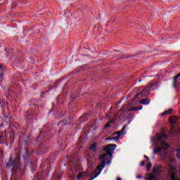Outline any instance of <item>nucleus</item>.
Returning a JSON list of instances; mask_svg holds the SVG:
<instances>
[{"instance_id": "e433bc0d", "label": "nucleus", "mask_w": 180, "mask_h": 180, "mask_svg": "<svg viewBox=\"0 0 180 180\" xmlns=\"http://www.w3.org/2000/svg\"><path fill=\"white\" fill-rule=\"evenodd\" d=\"M45 94H46V92H44V91L41 92L40 94L41 98H43V96H44Z\"/></svg>"}, {"instance_id": "aec40b11", "label": "nucleus", "mask_w": 180, "mask_h": 180, "mask_svg": "<svg viewBox=\"0 0 180 180\" xmlns=\"http://www.w3.org/2000/svg\"><path fill=\"white\" fill-rule=\"evenodd\" d=\"M150 98H145L142 101H139V103H141L142 105H150Z\"/></svg>"}, {"instance_id": "2f4dec72", "label": "nucleus", "mask_w": 180, "mask_h": 180, "mask_svg": "<svg viewBox=\"0 0 180 180\" xmlns=\"http://www.w3.org/2000/svg\"><path fill=\"white\" fill-rule=\"evenodd\" d=\"M120 138L119 137V136H115V137H112V139H111L112 140H115V141H119V139H120Z\"/></svg>"}, {"instance_id": "ea45409f", "label": "nucleus", "mask_w": 180, "mask_h": 180, "mask_svg": "<svg viewBox=\"0 0 180 180\" xmlns=\"http://www.w3.org/2000/svg\"><path fill=\"white\" fill-rule=\"evenodd\" d=\"M16 5H18L16 2L13 3V8H16Z\"/></svg>"}, {"instance_id": "6ab92c4d", "label": "nucleus", "mask_w": 180, "mask_h": 180, "mask_svg": "<svg viewBox=\"0 0 180 180\" xmlns=\"http://www.w3.org/2000/svg\"><path fill=\"white\" fill-rule=\"evenodd\" d=\"M6 140V134L1 133L0 135V144H4Z\"/></svg>"}, {"instance_id": "09e8293b", "label": "nucleus", "mask_w": 180, "mask_h": 180, "mask_svg": "<svg viewBox=\"0 0 180 180\" xmlns=\"http://www.w3.org/2000/svg\"><path fill=\"white\" fill-rule=\"evenodd\" d=\"M2 75H3L2 74H0V78H1V77H2Z\"/></svg>"}, {"instance_id": "1a4fd4ad", "label": "nucleus", "mask_w": 180, "mask_h": 180, "mask_svg": "<svg viewBox=\"0 0 180 180\" xmlns=\"http://www.w3.org/2000/svg\"><path fill=\"white\" fill-rule=\"evenodd\" d=\"M47 137V134L46 132L43 131H40V134L38 135L37 138L35 139L36 143H38V144L41 141V140H46V138Z\"/></svg>"}, {"instance_id": "72a5a7b5", "label": "nucleus", "mask_w": 180, "mask_h": 180, "mask_svg": "<svg viewBox=\"0 0 180 180\" xmlns=\"http://www.w3.org/2000/svg\"><path fill=\"white\" fill-rule=\"evenodd\" d=\"M110 124H109V122H108L107 124H106V125L105 126V127H104V129H108V127H110Z\"/></svg>"}, {"instance_id": "39448f33", "label": "nucleus", "mask_w": 180, "mask_h": 180, "mask_svg": "<svg viewBox=\"0 0 180 180\" xmlns=\"http://www.w3.org/2000/svg\"><path fill=\"white\" fill-rule=\"evenodd\" d=\"M102 162L100 165H98L96 167V171H98V173H96L92 178L91 179H95V178H98V176H99L101 174V172H102V169H103V168H105V167H106V160L105 159H102L101 160Z\"/></svg>"}, {"instance_id": "a18cd8bd", "label": "nucleus", "mask_w": 180, "mask_h": 180, "mask_svg": "<svg viewBox=\"0 0 180 180\" xmlns=\"http://www.w3.org/2000/svg\"><path fill=\"white\" fill-rule=\"evenodd\" d=\"M110 162V160L106 162V164H109Z\"/></svg>"}, {"instance_id": "603ef678", "label": "nucleus", "mask_w": 180, "mask_h": 180, "mask_svg": "<svg viewBox=\"0 0 180 180\" xmlns=\"http://www.w3.org/2000/svg\"><path fill=\"white\" fill-rule=\"evenodd\" d=\"M13 78H16V76H14Z\"/></svg>"}, {"instance_id": "cd10ccee", "label": "nucleus", "mask_w": 180, "mask_h": 180, "mask_svg": "<svg viewBox=\"0 0 180 180\" xmlns=\"http://www.w3.org/2000/svg\"><path fill=\"white\" fill-rule=\"evenodd\" d=\"M131 110H134L135 112H137V110H139V108L137 107H133L131 108L128 109V112H131Z\"/></svg>"}, {"instance_id": "f3484780", "label": "nucleus", "mask_w": 180, "mask_h": 180, "mask_svg": "<svg viewBox=\"0 0 180 180\" xmlns=\"http://www.w3.org/2000/svg\"><path fill=\"white\" fill-rule=\"evenodd\" d=\"M98 143L96 142H94L92 145H91L89 150L91 151H93V153H96L98 151Z\"/></svg>"}, {"instance_id": "bb28decb", "label": "nucleus", "mask_w": 180, "mask_h": 180, "mask_svg": "<svg viewBox=\"0 0 180 180\" xmlns=\"http://www.w3.org/2000/svg\"><path fill=\"white\" fill-rule=\"evenodd\" d=\"M137 55H125L122 56V58H133V57H136Z\"/></svg>"}, {"instance_id": "4c0bfd02", "label": "nucleus", "mask_w": 180, "mask_h": 180, "mask_svg": "<svg viewBox=\"0 0 180 180\" xmlns=\"http://www.w3.org/2000/svg\"><path fill=\"white\" fill-rule=\"evenodd\" d=\"M176 158H177L179 160H180V153H179L177 152V153L176 154Z\"/></svg>"}, {"instance_id": "4468645a", "label": "nucleus", "mask_w": 180, "mask_h": 180, "mask_svg": "<svg viewBox=\"0 0 180 180\" xmlns=\"http://www.w3.org/2000/svg\"><path fill=\"white\" fill-rule=\"evenodd\" d=\"M124 130H126V125H124L120 131L115 132V134H117V136L120 139V137L124 134Z\"/></svg>"}, {"instance_id": "3c124183", "label": "nucleus", "mask_w": 180, "mask_h": 180, "mask_svg": "<svg viewBox=\"0 0 180 180\" xmlns=\"http://www.w3.org/2000/svg\"><path fill=\"white\" fill-rule=\"evenodd\" d=\"M1 68H2V65H0V70H1Z\"/></svg>"}, {"instance_id": "49530a36", "label": "nucleus", "mask_w": 180, "mask_h": 180, "mask_svg": "<svg viewBox=\"0 0 180 180\" xmlns=\"http://www.w3.org/2000/svg\"><path fill=\"white\" fill-rule=\"evenodd\" d=\"M139 82H141V79H139Z\"/></svg>"}, {"instance_id": "9b49d317", "label": "nucleus", "mask_w": 180, "mask_h": 180, "mask_svg": "<svg viewBox=\"0 0 180 180\" xmlns=\"http://www.w3.org/2000/svg\"><path fill=\"white\" fill-rule=\"evenodd\" d=\"M30 138V136H29V134H21L20 139H19V143H22V141H25V143H27L29 141V139Z\"/></svg>"}, {"instance_id": "6e6552de", "label": "nucleus", "mask_w": 180, "mask_h": 180, "mask_svg": "<svg viewBox=\"0 0 180 180\" xmlns=\"http://www.w3.org/2000/svg\"><path fill=\"white\" fill-rule=\"evenodd\" d=\"M22 52H17L16 53V56H13L11 58V60L13 61H15V63H20L22 61L21 58L22 57Z\"/></svg>"}, {"instance_id": "c9c22d12", "label": "nucleus", "mask_w": 180, "mask_h": 180, "mask_svg": "<svg viewBox=\"0 0 180 180\" xmlns=\"http://www.w3.org/2000/svg\"><path fill=\"white\" fill-rule=\"evenodd\" d=\"M144 165H146V162L142 161V162H141V167H144Z\"/></svg>"}, {"instance_id": "f704fd0d", "label": "nucleus", "mask_w": 180, "mask_h": 180, "mask_svg": "<svg viewBox=\"0 0 180 180\" xmlns=\"http://www.w3.org/2000/svg\"><path fill=\"white\" fill-rule=\"evenodd\" d=\"M2 155H4V150L0 149V157H2Z\"/></svg>"}, {"instance_id": "473e14b6", "label": "nucleus", "mask_w": 180, "mask_h": 180, "mask_svg": "<svg viewBox=\"0 0 180 180\" xmlns=\"http://www.w3.org/2000/svg\"><path fill=\"white\" fill-rule=\"evenodd\" d=\"M148 180H154V175L153 174H150L148 176Z\"/></svg>"}, {"instance_id": "c03bdc74", "label": "nucleus", "mask_w": 180, "mask_h": 180, "mask_svg": "<svg viewBox=\"0 0 180 180\" xmlns=\"http://www.w3.org/2000/svg\"><path fill=\"white\" fill-rule=\"evenodd\" d=\"M144 158H146L148 160H150V158H148V156L144 155Z\"/></svg>"}, {"instance_id": "b1692460", "label": "nucleus", "mask_w": 180, "mask_h": 180, "mask_svg": "<svg viewBox=\"0 0 180 180\" xmlns=\"http://www.w3.org/2000/svg\"><path fill=\"white\" fill-rule=\"evenodd\" d=\"M160 153H162V148L161 147H158L153 150V154H158Z\"/></svg>"}, {"instance_id": "a878e982", "label": "nucleus", "mask_w": 180, "mask_h": 180, "mask_svg": "<svg viewBox=\"0 0 180 180\" xmlns=\"http://www.w3.org/2000/svg\"><path fill=\"white\" fill-rule=\"evenodd\" d=\"M120 110L121 113L120 114L119 119L120 120H121V119H123V117H124V110L122 108Z\"/></svg>"}, {"instance_id": "f8f14e48", "label": "nucleus", "mask_w": 180, "mask_h": 180, "mask_svg": "<svg viewBox=\"0 0 180 180\" xmlns=\"http://www.w3.org/2000/svg\"><path fill=\"white\" fill-rule=\"evenodd\" d=\"M160 148H162V150H168V148H169V143H167V141H162L160 142Z\"/></svg>"}, {"instance_id": "7c9ffc66", "label": "nucleus", "mask_w": 180, "mask_h": 180, "mask_svg": "<svg viewBox=\"0 0 180 180\" xmlns=\"http://www.w3.org/2000/svg\"><path fill=\"white\" fill-rule=\"evenodd\" d=\"M63 124H64L65 126H67V124H68V122L63 121L58 123V126H61Z\"/></svg>"}, {"instance_id": "5701e85b", "label": "nucleus", "mask_w": 180, "mask_h": 180, "mask_svg": "<svg viewBox=\"0 0 180 180\" xmlns=\"http://www.w3.org/2000/svg\"><path fill=\"white\" fill-rule=\"evenodd\" d=\"M11 117L12 115H11V114L6 115L4 116V120L6 122V123H10Z\"/></svg>"}, {"instance_id": "dca6fc26", "label": "nucleus", "mask_w": 180, "mask_h": 180, "mask_svg": "<svg viewBox=\"0 0 180 180\" xmlns=\"http://www.w3.org/2000/svg\"><path fill=\"white\" fill-rule=\"evenodd\" d=\"M169 120L172 124H175L178 123V121H177L178 117H175L174 115L170 116L169 118Z\"/></svg>"}, {"instance_id": "864d4df0", "label": "nucleus", "mask_w": 180, "mask_h": 180, "mask_svg": "<svg viewBox=\"0 0 180 180\" xmlns=\"http://www.w3.org/2000/svg\"><path fill=\"white\" fill-rule=\"evenodd\" d=\"M68 120H70V118H68Z\"/></svg>"}, {"instance_id": "c85d7f7f", "label": "nucleus", "mask_w": 180, "mask_h": 180, "mask_svg": "<svg viewBox=\"0 0 180 180\" xmlns=\"http://www.w3.org/2000/svg\"><path fill=\"white\" fill-rule=\"evenodd\" d=\"M127 117H128V124H130V123H131V122H132V119H131V115H129L128 116H127Z\"/></svg>"}, {"instance_id": "393cba45", "label": "nucleus", "mask_w": 180, "mask_h": 180, "mask_svg": "<svg viewBox=\"0 0 180 180\" xmlns=\"http://www.w3.org/2000/svg\"><path fill=\"white\" fill-rule=\"evenodd\" d=\"M172 112H174V110L170 108V109L165 111L164 112H162V116H165V115H171V113H172Z\"/></svg>"}, {"instance_id": "412c9836", "label": "nucleus", "mask_w": 180, "mask_h": 180, "mask_svg": "<svg viewBox=\"0 0 180 180\" xmlns=\"http://www.w3.org/2000/svg\"><path fill=\"white\" fill-rule=\"evenodd\" d=\"M180 77V73H179L177 75H176L174 77V79H173V86L174 88H176L177 86V82H176V79L178 78H179Z\"/></svg>"}, {"instance_id": "4be33fe9", "label": "nucleus", "mask_w": 180, "mask_h": 180, "mask_svg": "<svg viewBox=\"0 0 180 180\" xmlns=\"http://www.w3.org/2000/svg\"><path fill=\"white\" fill-rule=\"evenodd\" d=\"M77 98H78V95L77 94H72L70 95V102H75L77 101Z\"/></svg>"}, {"instance_id": "2eb2a0df", "label": "nucleus", "mask_w": 180, "mask_h": 180, "mask_svg": "<svg viewBox=\"0 0 180 180\" xmlns=\"http://www.w3.org/2000/svg\"><path fill=\"white\" fill-rule=\"evenodd\" d=\"M157 82H153L149 84L147 87L149 89L150 91H154V89H157Z\"/></svg>"}, {"instance_id": "8fccbe9b", "label": "nucleus", "mask_w": 180, "mask_h": 180, "mask_svg": "<svg viewBox=\"0 0 180 180\" xmlns=\"http://www.w3.org/2000/svg\"><path fill=\"white\" fill-rule=\"evenodd\" d=\"M174 180H180V179L177 177V179H174Z\"/></svg>"}, {"instance_id": "58836bf2", "label": "nucleus", "mask_w": 180, "mask_h": 180, "mask_svg": "<svg viewBox=\"0 0 180 180\" xmlns=\"http://www.w3.org/2000/svg\"><path fill=\"white\" fill-rule=\"evenodd\" d=\"M138 108V110H141L143 109V105H139Z\"/></svg>"}, {"instance_id": "0eeeda50", "label": "nucleus", "mask_w": 180, "mask_h": 180, "mask_svg": "<svg viewBox=\"0 0 180 180\" xmlns=\"http://www.w3.org/2000/svg\"><path fill=\"white\" fill-rule=\"evenodd\" d=\"M25 120H28V122H33L34 120V113L32 111H27L24 115Z\"/></svg>"}, {"instance_id": "de8ad7c7", "label": "nucleus", "mask_w": 180, "mask_h": 180, "mask_svg": "<svg viewBox=\"0 0 180 180\" xmlns=\"http://www.w3.org/2000/svg\"><path fill=\"white\" fill-rule=\"evenodd\" d=\"M117 180H122V179L120 177H119Z\"/></svg>"}, {"instance_id": "79ce46f5", "label": "nucleus", "mask_w": 180, "mask_h": 180, "mask_svg": "<svg viewBox=\"0 0 180 180\" xmlns=\"http://www.w3.org/2000/svg\"><path fill=\"white\" fill-rule=\"evenodd\" d=\"M176 153H179L180 154V148H177V149L176 150Z\"/></svg>"}, {"instance_id": "9d476101", "label": "nucleus", "mask_w": 180, "mask_h": 180, "mask_svg": "<svg viewBox=\"0 0 180 180\" xmlns=\"http://www.w3.org/2000/svg\"><path fill=\"white\" fill-rule=\"evenodd\" d=\"M49 149V146L44 143H43V142H41L38 148V150L40 151V153H42V154H44V153H46V151H47V150Z\"/></svg>"}, {"instance_id": "a19ab883", "label": "nucleus", "mask_w": 180, "mask_h": 180, "mask_svg": "<svg viewBox=\"0 0 180 180\" xmlns=\"http://www.w3.org/2000/svg\"><path fill=\"white\" fill-rule=\"evenodd\" d=\"M136 178H138L139 179H141L143 176L141 175H138Z\"/></svg>"}, {"instance_id": "f257e3e1", "label": "nucleus", "mask_w": 180, "mask_h": 180, "mask_svg": "<svg viewBox=\"0 0 180 180\" xmlns=\"http://www.w3.org/2000/svg\"><path fill=\"white\" fill-rule=\"evenodd\" d=\"M24 164L20 162V156H18L15 159L10 157L8 162L6 163V168L11 169V180H20L19 176H22L27 167L32 168L33 163L30 161V155H29V150L26 149L22 155Z\"/></svg>"}, {"instance_id": "37998d69", "label": "nucleus", "mask_w": 180, "mask_h": 180, "mask_svg": "<svg viewBox=\"0 0 180 180\" xmlns=\"http://www.w3.org/2000/svg\"><path fill=\"white\" fill-rule=\"evenodd\" d=\"M112 139H113V137H109V138H107L106 140H113Z\"/></svg>"}, {"instance_id": "7ed1b4c3", "label": "nucleus", "mask_w": 180, "mask_h": 180, "mask_svg": "<svg viewBox=\"0 0 180 180\" xmlns=\"http://www.w3.org/2000/svg\"><path fill=\"white\" fill-rule=\"evenodd\" d=\"M70 162L73 164L74 169H71L73 175H75L77 172H79V174L76 176L77 179H81L82 176H88V174H85L84 172H81V166L79 164L75 163V158H73ZM76 172V173H75Z\"/></svg>"}, {"instance_id": "f03ea898", "label": "nucleus", "mask_w": 180, "mask_h": 180, "mask_svg": "<svg viewBox=\"0 0 180 180\" xmlns=\"http://www.w3.org/2000/svg\"><path fill=\"white\" fill-rule=\"evenodd\" d=\"M116 147H117V145L116 144H110L105 148H104L103 151H105L106 153L101 155L99 157V160H106L108 161V158H106L107 155H109L110 158L113 157V153H115V150H116Z\"/></svg>"}, {"instance_id": "ddd939ff", "label": "nucleus", "mask_w": 180, "mask_h": 180, "mask_svg": "<svg viewBox=\"0 0 180 180\" xmlns=\"http://www.w3.org/2000/svg\"><path fill=\"white\" fill-rule=\"evenodd\" d=\"M162 139H168V135H167L165 132H161L156 136V140H158V141H160Z\"/></svg>"}, {"instance_id": "c756f323", "label": "nucleus", "mask_w": 180, "mask_h": 180, "mask_svg": "<svg viewBox=\"0 0 180 180\" xmlns=\"http://www.w3.org/2000/svg\"><path fill=\"white\" fill-rule=\"evenodd\" d=\"M151 167H153V164L151 162H149L146 166L148 171H150V169H151Z\"/></svg>"}, {"instance_id": "20e7f679", "label": "nucleus", "mask_w": 180, "mask_h": 180, "mask_svg": "<svg viewBox=\"0 0 180 180\" xmlns=\"http://www.w3.org/2000/svg\"><path fill=\"white\" fill-rule=\"evenodd\" d=\"M151 91L150 89L146 86L143 89L142 91L139 92V94H137L133 98V101H136L139 99V96H141V98H144V96H148L150 95V92Z\"/></svg>"}, {"instance_id": "423d86ee", "label": "nucleus", "mask_w": 180, "mask_h": 180, "mask_svg": "<svg viewBox=\"0 0 180 180\" xmlns=\"http://www.w3.org/2000/svg\"><path fill=\"white\" fill-rule=\"evenodd\" d=\"M176 172H178L176 167L171 165L169 167V174L170 175V180L177 179V176L176 175Z\"/></svg>"}, {"instance_id": "a211bd4d", "label": "nucleus", "mask_w": 180, "mask_h": 180, "mask_svg": "<svg viewBox=\"0 0 180 180\" xmlns=\"http://www.w3.org/2000/svg\"><path fill=\"white\" fill-rule=\"evenodd\" d=\"M88 119H91V114L87 113L82 115V117H80V120L82 122H86Z\"/></svg>"}]
</instances>
